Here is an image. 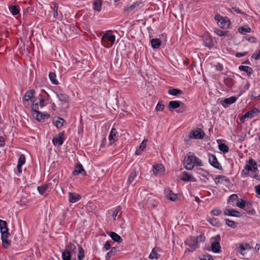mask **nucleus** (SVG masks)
I'll list each match as a JSON object with an SVG mask.
<instances>
[{
    "label": "nucleus",
    "instance_id": "8",
    "mask_svg": "<svg viewBox=\"0 0 260 260\" xmlns=\"http://www.w3.org/2000/svg\"><path fill=\"white\" fill-rule=\"evenodd\" d=\"M64 133H60L52 139V143L55 146L61 145L64 141Z\"/></svg>",
    "mask_w": 260,
    "mask_h": 260
},
{
    "label": "nucleus",
    "instance_id": "33",
    "mask_svg": "<svg viewBox=\"0 0 260 260\" xmlns=\"http://www.w3.org/2000/svg\"><path fill=\"white\" fill-rule=\"evenodd\" d=\"M93 9L100 12L102 10V3L101 0H96L93 2Z\"/></svg>",
    "mask_w": 260,
    "mask_h": 260
},
{
    "label": "nucleus",
    "instance_id": "41",
    "mask_svg": "<svg viewBox=\"0 0 260 260\" xmlns=\"http://www.w3.org/2000/svg\"><path fill=\"white\" fill-rule=\"evenodd\" d=\"M214 33L219 37L224 36L228 35L229 31H223L218 28H214Z\"/></svg>",
    "mask_w": 260,
    "mask_h": 260
},
{
    "label": "nucleus",
    "instance_id": "29",
    "mask_svg": "<svg viewBox=\"0 0 260 260\" xmlns=\"http://www.w3.org/2000/svg\"><path fill=\"white\" fill-rule=\"evenodd\" d=\"M9 236V235H6V237L4 236V237H3V236L2 235H1L3 246L6 248H7L10 245L11 242L8 239Z\"/></svg>",
    "mask_w": 260,
    "mask_h": 260
},
{
    "label": "nucleus",
    "instance_id": "9",
    "mask_svg": "<svg viewBox=\"0 0 260 260\" xmlns=\"http://www.w3.org/2000/svg\"><path fill=\"white\" fill-rule=\"evenodd\" d=\"M209 161L211 166L218 169H221L222 167L218 162L217 158L214 155L209 154L208 155Z\"/></svg>",
    "mask_w": 260,
    "mask_h": 260
},
{
    "label": "nucleus",
    "instance_id": "46",
    "mask_svg": "<svg viewBox=\"0 0 260 260\" xmlns=\"http://www.w3.org/2000/svg\"><path fill=\"white\" fill-rule=\"evenodd\" d=\"M219 149L224 153L228 152L229 151V147L225 144L222 143L218 146Z\"/></svg>",
    "mask_w": 260,
    "mask_h": 260
},
{
    "label": "nucleus",
    "instance_id": "11",
    "mask_svg": "<svg viewBox=\"0 0 260 260\" xmlns=\"http://www.w3.org/2000/svg\"><path fill=\"white\" fill-rule=\"evenodd\" d=\"M142 4L141 2H136L134 3L133 4L130 6H127L125 7L124 9V12L126 13H129L133 11H137L140 7V6Z\"/></svg>",
    "mask_w": 260,
    "mask_h": 260
},
{
    "label": "nucleus",
    "instance_id": "49",
    "mask_svg": "<svg viewBox=\"0 0 260 260\" xmlns=\"http://www.w3.org/2000/svg\"><path fill=\"white\" fill-rule=\"evenodd\" d=\"M225 223L228 226L232 228H235L237 225V223L229 219H226Z\"/></svg>",
    "mask_w": 260,
    "mask_h": 260
},
{
    "label": "nucleus",
    "instance_id": "5",
    "mask_svg": "<svg viewBox=\"0 0 260 260\" xmlns=\"http://www.w3.org/2000/svg\"><path fill=\"white\" fill-rule=\"evenodd\" d=\"M184 165L186 169L191 170L194 166V155L191 152L186 155L184 158Z\"/></svg>",
    "mask_w": 260,
    "mask_h": 260
},
{
    "label": "nucleus",
    "instance_id": "48",
    "mask_svg": "<svg viewBox=\"0 0 260 260\" xmlns=\"http://www.w3.org/2000/svg\"><path fill=\"white\" fill-rule=\"evenodd\" d=\"M121 207L119 206H118L113 211L112 217L114 220H115L116 218L118 213L121 211Z\"/></svg>",
    "mask_w": 260,
    "mask_h": 260
},
{
    "label": "nucleus",
    "instance_id": "56",
    "mask_svg": "<svg viewBox=\"0 0 260 260\" xmlns=\"http://www.w3.org/2000/svg\"><path fill=\"white\" fill-rule=\"evenodd\" d=\"M111 247V245L109 241H106L104 245V246L103 247V250L104 251H107L109 249H110Z\"/></svg>",
    "mask_w": 260,
    "mask_h": 260
},
{
    "label": "nucleus",
    "instance_id": "4",
    "mask_svg": "<svg viewBox=\"0 0 260 260\" xmlns=\"http://www.w3.org/2000/svg\"><path fill=\"white\" fill-rule=\"evenodd\" d=\"M31 109L33 111L32 115L36 117V120L38 121H41L49 117V114L47 113H42L38 110V104H33L31 106Z\"/></svg>",
    "mask_w": 260,
    "mask_h": 260
},
{
    "label": "nucleus",
    "instance_id": "21",
    "mask_svg": "<svg viewBox=\"0 0 260 260\" xmlns=\"http://www.w3.org/2000/svg\"><path fill=\"white\" fill-rule=\"evenodd\" d=\"M79 174H81L83 175L86 174V172L81 164L76 165L73 172V174L75 176Z\"/></svg>",
    "mask_w": 260,
    "mask_h": 260
},
{
    "label": "nucleus",
    "instance_id": "32",
    "mask_svg": "<svg viewBox=\"0 0 260 260\" xmlns=\"http://www.w3.org/2000/svg\"><path fill=\"white\" fill-rule=\"evenodd\" d=\"M138 175L137 172L135 170H133L129 175V177L127 179V183L129 184L132 183L133 181L135 180V178L137 177Z\"/></svg>",
    "mask_w": 260,
    "mask_h": 260
},
{
    "label": "nucleus",
    "instance_id": "20",
    "mask_svg": "<svg viewBox=\"0 0 260 260\" xmlns=\"http://www.w3.org/2000/svg\"><path fill=\"white\" fill-rule=\"evenodd\" d=\"M259 112L257 108H253L252 110L247 112L244 115V118H252L256 116Z\"/></svg>",
    "mask_w": 260,
    "mask_h": 260
},
{
    "label": "nucleus",
    "instance_id": "54",
    "mask_svg": "<svg viewBox=\"0 0 260 260\" xmlns=\"http://www.w3.org/2000/svg\"><path fill=\"white\" fill-rule=\"evenodd\" d=\"M238 199V196L236 194H233L230 196L229 199L228 200V203L233 202Z\"/></svg>",
    "mask_w": 260,
    "mask_h": 260
},
{
    "label": "nucleus",
    "instance_id": "17",
    "mask_svg": "<svg viewBox=\"0 0 260 260\" xmlns=\"http://www.w3.org/2000/svg\"><path fill=\"white\" fill-rule=\"evenodd\" d=\"M189 137L191 139H202L203 136L201 134V129H198L191 132L189 134Z\"/></svg>",
    "mask_w": 260,
    "mask_h": 260
},
{
    "label": "nucleus",
    "instance_id": "7",
    "mask_svg": "<svg viewBox=\"0 0 260 260\" xmlns=\"http://www.w3.org/2000/svg\"><path fill=\"white\" fill-rule=\"evenodd\" d=\"M220 241V237L219 235L212 238L211 239V248L212 250L215 253H218L220 251L221 247L220 246L219 242Z\"/></svg>",
    "mask_w": 260,
    "mask_h": 260
},
{
    "label": "nucleus",
    "instance_id": "51",
    "mask_svg": "<svg viewBox=\"0 0 260 260\" xmlns=\"http://www.w3.org/2000/svg\"><path fill=\"white\" fill-rule=\"evenodd\" d=\"M66 250H69V251H70L71 253L72 252H74V251H76V247L75 245H74V244L70 243L68 245V247H67Z\"/></svg>",
    "mask_w": 260,
    "mask_h": 260
},
{
    "label": "nucleus",
    "instance_id": "15",
    "mask_svg": "<svg viewBox=\"0 0 260 260\" xmlns=\"http://www.w3.org/2000/svg\"><path fill=\"white\" fill-rule=\"evenodd\" d=\"M166 197L173 201H176L177 198V195L174 193L170 188H166L164 191Z\"/></svg>",
    "mask_w": 260,
    "mask_h": 260
},
{
    "label": "nucleus",
    "instance_id": "34",
    "mask_svg": "<svg viewBox=\"0 0 260 260\" xmlns=\"http://www.w3.org/2000/svg\"><path fill=\"white\" fill-rule=\"evenodd\" d=\"M64 122V120L63 119L59 117H57L53 120V123L57 128L61 127L63 125Z\"/></svg>",
    "mask_w": 260,
    "mask_h": 260
},
{
    "label": "nucleus",
    "instance_id": "25",
    "mask_svg": "<svg viewBox=\"0 0 260 260\" xmlns=\"http://www.w3.org/2000/svg\"><path fill=\"white\" fill-rule=\"evenodd\" d=\"M109 235L112 238V239L115 242H117L118 243H121L122 241V239L121 237L114 232H111L108 233Z\"/></svg>",
    "mask_w": 260,
    "mask_h": 260
},
{
    "label": "nucleus",
    "instance_id": "26",
    "mask_svg": "<svg viewBox=\"0 0 260 260\" xmlns=\"http://www.w3.org/2000/svg\"><path fill=\"white\" fill-rule=\"evenodd\" d=\"M35 93V91L33 89L27 91L23 97V100L26 102L28 101L32 98Z\"/></svg>",
    "mask_w": 260,
    "mask_h": 260
},
{
    "label": "nucleus",
    "instance_id": "6",
    "mask_svg": "<svg viewBox=\"0 0 260 260\" xmlns=\"http://www.w3.org/2000/svg\"><path fill=\"white\" fill-rule=\"evenodd\" d=\"M215 19L217 21L218 25L221 28H229L231 24V22L227 17H223L219 15H217L215 16Z\"/></svg>",
    "mask_w": 260,
    "mask_h": 260
},
{
    "label": "nucleus",
    "instance_id": "39",
    "mask_svg": "<svg viewBox=\"0 0 260 260\" xmlns=\"http://www.w3.org/2000/svg\"><path fill=\"white\" fill-rule=\"evenodd\" d=\"M49 77L51 83L54 85H57L58 83L57 80L56 79V74L54 73L50 72L49 74Z\"/></svg>",
    "mask_w": 260,
    "mask_h": 260
},
{
    "label": "nucleus",
    "instance_id": "30",
    "mask_svg": "<svg viewBox=\"0 0 260 260\" xmlns=\"http://www.w3.org/2000/svg\"><path fill=\"white\" fill-rule=\"evenodd\" d=\"M239 69L246 73L248 76H250L253 72L252 68L248 66H240Z\"/></svg>",
    "mask_w": 260,
    "mask_h": 260
},
{
    "label": "nucleus",
    "instance_id": "27",
    "mask_svg": "<svg viewBox=\"0 0 260 260\" xmlns=\"http://www.w3.org/2000/svg\"><path fill=\"white\" fill-rule=\"evenodd\" d=\"M147 142V140L146 139H144L142 142L141 143L139 148H138L135 152V154L137 155H140L141 152L144 150L146 146V144Z\"/></svg>",
    "mask_w": 260,
    "mask_h": 260
},
{
    "label": "nucleus",
    "instance_id": "18",
    "mask_svg": "<svg viewBox=\"0 0 260 260\" xmlns=\"http://www.w3.org/2000/svg\"><path fill=\"white\" fill-rule=\"evenodd\" d=\"M81 196L75 192H69V200L70 203H74L81 199Z\"/></svg>",
    "mask_w": 260,
    "mask_h": 260
},
{
    "label": "nucleus",
    "instance_id": "42",
    "mask_svg": "<svg viewBox=\"0 0 260 260\" xmlns=\"http://www.w3.org/2000/svg\"><path fill=\"white\" fill-rule=\"evenodd\" d=\"M48 188V184H46L42 186H38L37 189L41 194H43L47 190Z\"/></svg>",
    "mask_w": 260,
    "mask_h": 260
},
{
    "label": "nucleus",
    "instance_id": "31",
    "mask_svg": "<svg viewBox=\"0 0 260 260\" xmlns=\"http://www.w3.org/2000/svg\"><path fill=\"white\" fill-rule=\"evenodd\" d=\"M152 47L154 49L158 48L161 44V42L158 39H153L151 40Z\"/></svg>",
    "mask_w": 260,
    "mask_h": 260
},
{
    "label": "nucleus",
    "instance_id": "52",
    "mask_svg": "<svg viewBox=\"0 0 260 260\" xmlns=\"http://www.w3.org/2000/svg\"><path fill=\"white\" fill-rule=\"evenodd\" d=\"M220 181L221 183L225 182L227 184H229L230 183V179L227 178L226 177L223 176V175H220Z\"/></svg>",
    "mask_w": 260,
    "mask_h": 260
},
{
    "label": "nucleus",
    "instance_id": "55",
    "mask_svg": "<svg viewBox=\"0 0 260 260\" xmlns=\"http://www.w3.org/2000/svg\"><path fill=\"white\" fill-rule=\"evenodd\" d=\"M237 206L238 207L243 209L244 208L245 206V202L243 200H241L240 202H238L236 204Z\"/></svg>",
    "mask_w": 260,
    "mask_h": 260
},
{
    "label": "nucleus",
    "instance_id": "19",
    "mask_svg": "<svg viewBox=\"0 0 260 260\" xmlns=\"http://www.w3.org/2000/svg\"><path fill=\"white\" fill-rule=\"evenodd\" d=\"M223 214L225 215H228L231 216L240 217V213L234 209H225L223 212Z\"/></svg>",
    "mask_w": 260,
    "mask_h": 260
},
{
    "label": "nucleus",
    "instance_id": "61",
    "mask_svg": "<svg viewBox=\"0 0 260 260\" xmlns=\"http://www.w3.org/2000/svg\"><path fill=\"white\" fill-rule=\"evenodd\" d=\"M216 70L218 71H221L223 70V66L221 64L218 63L216 66Z\"/></svg>",
    "mask_w": 260,
    "mask_h": 260
},
{
    "label": "nucleus",
    "instance_id": "2",
    "mask_svg": "<svg viewBox=\"0 0 260 260\" xmlns=\"http://www.w3.org/2000/svg\"><path fill=\"white\" fill-rule=\"evenodd\" d=\"M111 30H108L105 32H102V37L101 42L102 45L106 48H109L112 46L115 41V36L111 35Z\"/></svg>",
    "mask_w": 260,
    "mask_h": 260
},
{
    "label": "nucleus",
    "instance_id": "14",
    "mask_svg": "<svg viewBox=\"0 0 260 260\" xmlns=\"http://www.w3.org/2000/svg\"><path fill=\"white\" fill-rule=\"evenodd\" d=\"M0 230L1 234L6 237V235H9L8 228L7 225V222L6 221L0 219Z\"/></svg>",
    "mask_w": 260,
    "mask_h": 260
},
{
    "label": "nucleus",
    "instance_id": "57",
    "mask_svg": "<svg viewBox=\"0 0 260 260\" xmlns=\"http://www.w3.org/2000/svg\"><path fill=\"white\" fill-rule=\"evenodd\" d=\"M211 213L215 216H218L221 213V211L218 209H214L212 210Z\"/></svg>",
    "mask_w": 260,
    "mask_h": 260
},
{
    "label": "nucleus",
    "instance_id": "10",
    "mask_svg": "<svg viewBox=\"0 0 260 260\" xmlns=\"http://www.w3.org/2000/svg\"><path fill=\"white\" fill-rule=\"evenodd\" d=\"M251 248L250 245L248 243H242L240 244L237 248H236V250L237 252H238L242 256H244L246 251L249 250Z\"/></svg>",
    "mask_w": 260,
    "mask_h": 260
},
{
    "label": "nucleus",
    "instance_id": "12",
    "mask_svg": "<svg viewBox=\"0 0 260 260\" xmlns=\"http://www.w3.org/2000/svg\"><path fill=\"white\" fill-rule=\"evenodd\" d=\"M117 132L115 128L113 127L109 136V144L112 145L117 140Z\"/></svg>",
    "mask_w": 260,
    "mask_h": 260
},
{
    "label": "nucleus",
    "instance_id": "60",
    "mask_svg": "<svg viewBox=\"0 0 260 260\" xmlns=\"http://www.w3.org/2000/svg\"><path fill=\"white\" fill-rule=\"evenodd\" d=\"M53 16L54 17H56L58 16L57 13V7L56 5V4H54V7L53 8Z\"/></svg>",
    "mask_w": 260,
    "mask_h": 260
},
{
    "label": "nucleus",
    "instance_id": "22",
    "mask_svg": "<svg viewBox=\"0 0 260 260\" xmlns=\"http://www.w3.org/2000/svg\"><path fill=\"white\" fill-rule=\"evenodd\" d=\"M204 43V45L209 48H211L214 46L213 41L210 36H207L205 37Z\"/></svg>",
    "mask_w": 260,
    "mask_h": 260
},
{
    "label": "nucleus",
    "instance_id": "13",
    "mask_svg": "<svg viewBox=\"0 0 260 260\" xmlns=\"http://www.w3.org/2000/svg\"><path fill=\"white\" fill-rule=\"evenodd\" d=\"M180 179L183 181L188 182H196V179L191 175L186 172H183L180 175Z\"/></svg>",
    "mask_w": 260,
    "mask_h": 260
},
{
    "label": "nucleus",
    "instance_id": "43",
    "mask_svg": "<svg viewBox=\"0 0 260 260\" xmlns=\"http://www.w3.org/2000/svg\"><path fill=\"white\" fill-rule=\"evenodd\" d=\"M168 93L173 95H177L182 93V91L178 89L173 88L169 90Z\"/></svg>",
    "mask_w": 260,
    "mask_h": 260
},
{
    "label": "nucleus",
    "instance_id": "50",
    "mask_svg": "<svg viewBox=\"0 0 260 260\" xmlns=\"http://www.w3.org/2000/svg\"><path fill=\"white\" fill-rule=\"evenodd\" d=\"M251 57L255 60L260 59V49L257 51H255Z\"/></svg>",
    "mask_w": 260,
    "mask_h": 260
},
{
    "label": "nucleus",
    "instance_id": "40",
    "mask_svg": "<svg viewBox=\"0 0 260 260\" xmlns=\"http://www.w3.org/2000/svg\"><path fill=\"white\" fill-rule=\"evenodd\" d=\"M251 28L248 25H245L241 26L238 28V31L241 34H244V32H250Z\"/></svg>",
    "mask_w": 260,
    "mask_h": 260
},
{
    "label": "nucleus",
    "instance_id": "53",
    "mask_svg": "<svg viewBox=\"0 0 260 260\" xmlns=\"http://www.w3.org/2000/svg\"><path fill=\"white\" fill-rule=\"evenodd\" d=\"M197 166L201 167L203 165V164L201 159L194 156V165Z\"/></svg>",
    "mask_w": 260,
    "mask_h": 260
},
{
    "label": "nucleus",
    "instance_id": "58",
    "mask_svg": "<svg viewBox=\"0 0 260 260\" xmlns=\"http://www.w3.org/2000/svg\"><path fill=\"white\" fill-rule=\"evenodd\" d=\"M164 108V105L160 103H158L156 107V110L157 111H162Z\"/></svg>",
    "mask_w": 260,
    "mask_h": 260
},
{
    "label": "nucleus",
    "instance_id": "3",
    "mask_svg": "<svg viewBox=\"0 0 260 260\" xmlns=\"http://www.w3.org/2000/svg\"><path fill=\"white\" fill-rule=\"evenodd\" d=\"M257 170V164L255 161L251 158L246 163L244 169L241 172V175L244 177L246 176L249 171L255 172Z\"/></svg>",
    "mask_w": 260,
    "mask_h": 260
},
{
    "label": "nucleus",
    "instance_id": "59",
    "mask_svg": "<svg viewBox=\"0 0 260 260\" xmlns=\"http://www.w3.org/2000/svg\"><path fill=\"white\" fill-rule=\"evenodd\" d=\"M200 260H214L211 256L209 255H203L200 258Z\"/></svg>",
    "mask_w": 260,
    "mask_h": 260
},
{
    "label": "nucleus",
    "instance_id": "1",
    "mask_svg": "<svg viewBox=\"0 0 260 260\" xmlns=\"http://www.w3.org/2000/svg\"><path fill=\"white\" fill-rule=\"evenodd\" d=\"M205 237L202 235H199L196 237H190L185 241V244L189 246L187 250L189 252H193L199 247L200 242L204 241Z\"/></svg>",
    "mask_w": 260,
    "mask_h": 260
},
{
    "label": "nucleus",
    "instance_id": "24",
    "mask_svg": "<svg viewBox=\"0 0 260 260\" xmlns=\"http://www.w3.org/2000/svg\"><path fill=\"white\" fill-rule=\"evenodd\" d=\"M145 201H146L145 204L148 206H152L154 207L156 204V203H154L153 200V196L152 194H148L147 195L146 198L144 199Z\"/></svg>",
    "mask_w": 260,
    "mask_h": 260
},
{
    "label": "nucleus",
    "instance_id": "36",
    "mask_svg": "<svg viewBox=\"0 0 260 260\" xmlns=\"http://www.w3.org/2000/svg\"><path fill=\"white\" fill-rule=\"evenodd\" d=\"M57 96L59 101L63 102H68L69 100V96L63 93H58L57 94Z\"/></svg>",
    "mask_w": 260,
    "mask_h": 260
},
{
    "label": "nucleus",
    "instance_id": "44",
    "mask_svg": "<svg viewBox=\"0 0 260 260\" xmlns=\"http://www.w3.org/2000/svg\"><path fill=\"white\" fill-rule=\"evenodd\" d=\"M85 256L84 250L82 247H79V251L78 254V260H82Z\"/></svg>",
    "mask_w": 260,
    "mask_h": 260
},
{
    "label": "nucleus",
    "instance_id": "38",
    "mask_svg": "<svg viewBox=\"0 0 260 260\" xmlns=\"http://www.w3.org/2000/svg\"><path fill=\"white\" fill-rule=\"evenodd\" d=\"M9 9L13 15H16L18 14L20 12V9L18 6H10Z\"/></svg>",
    "mask_w": 260,
    "mask_h": 260
},
{
    "label": "nucleus",
    "instance_id": "47",
    "mask_svg": "<svg viewBox=\"0 0 260 260\" xmlns=\"http://www.w3.org/2000/svg\"><path fill=\"white\" fill-rule=\"evenodd\" d=\"M25 162V156L23 154H21L19 158L17 165L19 167H22V165H23L24 164Z\"/></svg>",
    "mask_w": 260,
    "mask_h": 260
},
{
    "label": "nucleus",
    "instance_id": "35",
    "mask_svg": "<svg viewBox=\"0 0 260 260\" xmlns=\"http://www.w3.org/2000/svg\"><path fill=\"white\" fill-rule=\"evenodd\" d=\"M181 102L178 101H172L169 104V108L173 109H176L180 106Z\"/></svg>",
    "mask_w": 260,
    "mask_h": 260
},
{
    "label": "nucleus",
    "instance_id": "28",
    "mask_svg": "<svg viewBox=\"0 0 260 260\" xmlns=\"http://www.w3.org/2000/svg\"><path fill=\"white\" fill-rule=\"evenodd\" d=\"M159 251L158 248L155 247L154 248L150 254L149 255V258L150 259H157L159 257V255L158 254L157 251Z\"/></svg>",
    "mask_w": 260,
    "mask_h": 260
},
{
    "label": "nucleus",
    "instance_id": "16",
    "mask_svg": "<svg viewBox=\"0 0 260 260\" xmlns=\"http://www.w3.org/2000/svg\"><path fill=\"white\" fill-rule=\"evenodd\" d=\"M237 100V98L235 96H231L229 98H226L221 101V104L224 107H226L227 106L235 103Z\"/></svg>",
    "mask_w": 260,
    "mask_h": 260
},
{
    "label": "nucleus",
    "instance_id": "45",
    "mask_svg": "<svg viewBox=\"0 0 260 260\" xmlns=\"http://www.w3.org/2000/svg\"><path fill=\"white\" fill-rule=\"evenodd\" d=\"M117 252V249L115 247H112L111 250L107 253L106 259L110 258L115 253Z\"/></svg>",
    "mask_w": 260,
    "mask_h": 260
},
{
    "label": "nucleus",
    "instance_id": "23",
    "mask_svg": "<svg viewBox=\"0 0 260 260\" xmlns=\"http://www.w3.org/2000/svg\"><path fill=\"white\" fill-rule=\"evenodd\" d=\"M153 172L154 174H161L164 172V167L161 164L154 165L153 167Z\"/></svg>",
    "mask_w": 260,
    "mask_h": 260
},
{
    "label": "nucleus",
    "instance_id": "37",
    "mask_svg": "<svg viewBox=\"0 0 260 260\" xmlns=\"http://www.w3.org/2000/svg\"><path fill=\"white\" fill-rule=\"evenodd\" d=\"M62 260H71V253L69 250H65L62 252Z\"/></svg>",
    "mask_w": 260,
    "mask_h": 260
},
{
    "label": "nucleus",
    "instance_id": "64",
    "mask_svg": "<svg viewBox=\"0 0 260 260\" xmlns=\"http://www.w3.org/2000/svg\"><path fill=\"white\" fill-rule=\"evenodd\" d=\"M255 189L256 192L257 194H260V185L256 186L255 187Z\"/></svg>",
    "mask_w": 260,
    "mask_h": 260
},
{
    "label": "nucleus",
    "instance_id": "63",
    "mask_svg": "<svg viewBox=\"0 0 260 260\" xmlns=\"http://www.w3.org/2000/svg\"><path fill=\"white\" fill-rule=\"evenodd\" d=\"M248 41L251 43H255L256 41V39L254 37H250L248 39Z\"/></svg>",
    "mask_w": 260,
    "mask_h": 260
},
{
    "label": "nucleus",
    "instance_id": "62",
    "mask_svg": "<svg viewBox=\"0 0 260 260\" xmlns=\"http://www.w3.org/2000/svg\"><path fill=\"white\" fill-rule=\"evenodd\" d=\"M231 12H236L237 13H241V10L237 8L236 7H233L231 9Z\"/></svg>",
    "mask_w": 260,
    "mask_h": 260
}]
</instances>
